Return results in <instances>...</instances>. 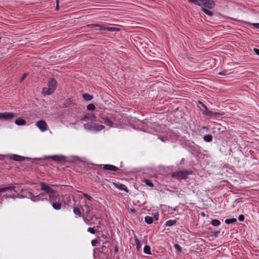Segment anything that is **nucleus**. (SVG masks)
Here are the masks:
<instances>
[{"label":"nucleus","mask_w":259,"mask_h":259,"mask_svg":"<svg viewBox=\"0 0 259 259\" xmlns=\"http://www.w3.org/2000/svg\"><path fill=\"white\" fill-rule=\"evenodd\" d=\"M81 210L83 213L88 214L91 210V207L85 202V204L81 207Z\"/></svg>","instance_id":"obj_17"},{"label":"nucleus","mask_w":259,"mask_h":259,"mask_svg":"<svg viewBox=\"0 0 259 259\" xmlns=\"http://www.w3.org/2000/svg\"><path fill=\"white\" fill-rule=\"evenodd\" d=\"M201 215H203V216H204L205 215L204 213V212H202L201 213Z\"/></svg>","instance_id":"obj_44"},{"label":"nucleus","mask_w":259,"mask_h":259,"mask_svg":"<svg viewBox=\"0 0 259 259\" xmlns=\"http://www.w3.org/2000/svg\"><path fill=\"white\" fill-rule=\"evenodd\" d=\"M15 122L18 125H24L26 123V121L22 118L17 119Z\"/></svg>","instance_id":"obj_19"},{"label":"nucleus","mask_w":259,"mask_h":259,"mask_svg":"<svg viewBox=\"0 0 259 259\" xmlns=\"http://www.w3.org/2000/svg\"><path fill=\"white\" fill-rule=\"evenodd\" d=\"M176 223V221L175 220H169L165 223V226L170 227L173 226Z\"/></svg>","instance_id":"obj_27"},{"label":"nucleus","mask_w":259,"mask_h":259,"mask_svg":"<svg viewBox=\"0 0 259 259\" xmlns=\"http://www.w3.org/2000/svg\"><path fill=\"white\" fill-rule=\"evenodd\" d=\"M16 114L12 112H0V119L9 120L13 118Z\"/></svg>","instance_id":"obj_7"},{"label":"nucleus","mask_w":259,"mask_h":259,"mask_svg":"<svg viewBox=\"0 0 259 259\" xmlns=\"http://www.w3.org/2000/svg\"><path fill=\"white\" fill-rule=\"evenodd\" d=\"M98 243V240L97 239H94L92 241V244L93 246H95Z\"/></svg>","instance_id":"obj_36"},{"label":"nucleus","mask_w":259,"mask_h":259,"mask_svg":"<svg viewBox=\"0 0 259 259\" xmlns=\"http://www.w3.org/2000/svg\"><path fill=\"white\" fill-rule=\"evenodd\" d=\"M11 159L15 161H21L24 159V157L18 155H13L12 156Z\"/></svg>","instance_id":"obj_18"},{"label":"nucleus","mask_w":259,"mask_h":259,"mask_svg":"<svg viewBox=\"0 0 259 259\" xmlns=\"http://www.w3.org/2000/svg\"><path fill=\"white\" fill-rule=\"evenodd\" d=\"M83 195L89 200H91L92 199V198L88 194H84Z\"/></svg>","instance_id":"obj_40"},{"label":"nucleus","mask_w":259,"mask_h":259,"mask_svg":"<svg viewBox=\"0 0 259 259\" xmlns=\"http://www.w3.org/2000/svg\"><path fill=\"white\" fill-rule=\"evenodd\" d=\"M56 3H57L56 9H58V7H59V0H57Z\"/></svg>","instance_id":"obj_43"},{"label":"nucleus","mask_w":259,"mask_h":259,"mask_svg":"<svg viewBox=\"0 0 259 259\" xmlns=\"http://www.w3.org/2000/svg\"><path fill=\"white\" fill-rule=\"evenodd\" d=\"M27 75V73H24L21 77V81H22L23 80H24L26 77Z\"/></svg>","instance_id":"obj_39"},{"label":"nucleus","mask_w":259,"mask_h":259,"mask_svg":"<svg viewBox=\"0 0 259 259\" xmlns=\"http://www.w3.org/2000/svg\"><path fill=\"white\" fill-rule=\"evenodd\" d=\"M160 140L163 142L164 141V140L162 138H160Z\"/></svg>","instance_id":"obj_45"},{"label":"nucleus","mask_w":259,"mask_h":259,"mask_svg":"<svg viewBox=\"0 0 259 259\" xmlns=\"http://www.w3.org/2000/svg\"><path fill=\"white\" fill-rule=\"evenodd\" d=\"M175 248L177 249V251L179 252H181L182 251L181 247L178 244H175Z\"/></svg>","instance_id":"obj_34"},{"label":"nucleus","mask_w":259,"mask_h":259,"mask_svg":"<svg viewBox=\"0 0 259 259\" xmlns=\"http://www.w3.org/2000/svg\"><path fill=\"white\" fill-rule=\"evenodd\" d=\"M253 26L257 29H259V23H252V24Z\"/></svg>","instance_id":"obj_38"},{"label":"nucleus","mask_w":259,"mask_h":259,"mask_svg":"<svg viewBox=\"0 0 259 259\" xmlns=\"http://www.w3.org/2000/svg\"><path fill=\"white\" fill-rule=\"evenodd\" d=\"M202 11L204 12V13L205 14H206V15L210 16L212 15V13L211 12H210L209 10H206L204 8H202Z\"/></svg>","instance_id":"obj_32"},{"label":"nucleus","mask_w":259,"mask_h":259,"mask_svg":"<svg viewBox=\"0 0 259 259\" xmlns=\"http://www.w3.org/2000/svg\"><path fill=\"white\" fill-rule=\"evenodd\" d=\"M253 52L258 56H259V49H254Z\"/></svg>","instance_id":"obj_41"},{"label":"nucleus","mask_w":259,"mask_h":259,"mask_svg":"<svg viewBox=\"0 0 259 259\" xmlns=\"http://www.w3.org/2000/svg\"><path fill=\"white\" fill-rule=\"evenodd\" d=\"M211 224L213 226L218 227L221 225V222L218 220L214 219L211 221Z\"/></svg>","instance_id":"obj_23"},{"label":"nucleus","mask_w":259,"mask_h":259,"mask_svg":"<svg viewBox=\"0 0 259 259\" xmlns=\"http://www.w3.org/2000/svg\"><path fill=\"white\" fill-rule=\"evenodd\" d=\"M191 174V172L188 171H179L173 172L171 176L175 179L180 180L186 179Z\"/></svg>","instance_id":"obj_5"},{"label":"nucleus","mask_w":259,"mask_h":259,"mask_svg":"<svg viewBox=\"0 0 259 259\" xmlns=\"http://www.w3.org/2000/svg\"><path fill=\"white\" fill-rule=\"evenodd\" d=\"M82 120L85 121H95L96 120V117L93 113H89L84 115Z\"/></svg>","instance_id":"obj_12"},{"label":"nucleus","mask_w":259,"mask_h":259,"mask_svg":"<svg viewBox=\"0 0 259 259\" xmlns=\"http://www.w3.org/2000/svg\"><path fill=\"white\" fill-rule=\"evenodd\" d=\"M40 186L41 190L46 191L49 194V199L50 198V196L56 194V193L55 192V191L45 183H40Z\"/></svg>","instance_id":"obj_6"},{"label":"nucleus","mask_w":259,"mask_h":259,"mask_svg":"<svg viewBox=\"0 0 259 259\" xmlns=\"http://www.w3.org/2000/svg\"><path fill=\"white\" fill-rule=\"evenodd\" d=\"M96 25L99 27V30H107L109 31H117L119 30V29L117 27H106L105 26V25H104V24H103V25L96 24Z\"/></svg>","instance_id":"obj_8"},{"label":"nucleus","mask_w":259,"mask_h":259,"mask_svg":"<svg viewBox=\"0 0 259 259\" xmlns=\"http://www.w3.org/2000/svg\"><path fill=\"white\" fill-rule=\"evenodd\" d=\"M203 139L206 142H210L212 141V137L211 135H206L204 136Z\"/></svg>","instance_id":"obj_21"},{"label":"nucleus","mask_w":259,"mask_h":259,"mask_svg":"<svg viewBox=\"0 0 259 259\" xmlns=\"http://www.w3.org/2000/svg\"><path fill=\"white\" fill-rule=\"evenodd\" d=\"M83 220L85 223L88 225H100L101 219L100 217H98L95 215H93L90 218H88L87 217H83Z\"/></svg>","instance_id":"obj_4"},{"label":"nucleus","mask_w":259,"mask_h":259,"mask_svg":"<svg viewBox=\"0 0 259 259\" xmlns=\"http://www.w3.org/2000/svg\"><path fill=\"white\" fill-rule=\"evenodd\" d=\"M88 231L93 234H94L95 233V231L93 228H89L88 229Z\"/></svg>","instance_id":"obj_35"},{"label":"nucleus","mask_w":259,"mask_h":259,"mask_svg":"<svg viewBox=\"0 0 259 259\" xmlns=\"http://www.w3.org/2000/svg\"><path fill=\"white\" fill-rule=\"evenodd\" d=\"M203 106L205 108V111H204V113L207 115V116H214L215 117H219L221 115H222V114L220 113H218V112H213L211 111H210L205 105H203Z\"/></svg>","instance_id":"obj_10"},{"label":"nucleus","mask_w":259,"mask_h":259,"mask_svg":"<svg viewBox=\"0 0 259 259\" xmlns=\"http://www.w3.org/2000/svg\"><path fill=\"white\" fill-rule=\"evenodd\" d=\"M103 168L105 170H108L110 171H117L118 168L113 165L106 164L104 165Z\"/></svg>","instance_id":"obj_15"},{"label":"nucleus","mask_w":259,"mask_h":259,"mask_svg":"<svg viewBox=\"0 0 259 259\" xmlns=\"http://www.w3.org/2000/svg\"><path fill=\"white\" fill-rule=\"evenodd\" d=\"M144 182L145 183V184L147 185H148V186H149L150 187H153V184L152 182L151 181L149 180H144Z\"/></svg>","instance_id":"obj_33"},{"label":"nucleus","mask_w":259,"mask_h":259,"mask_svg":"<svg viewBox=\"0 0 259 259\" xmlns=\"http://www.w3.org/2000/svg\"><path fill=\"white\" fill-rule=\"evenodd\" d=\"M113 185L117 188V189L120 190H124L126 192H128V190H127L126 187L122 184L120 183H113Z\"/></svg>","instance_id":"obj_14"},{"label":"nucleus","mask_w":259,"mask_h":259,"mask_svg":"<svg viewBox=\"0 0 259 259\" xmlns=\"http://www.w3.org/2000/svg\"><path fill=\"white\" fill-rule=\"evenodd\" d=\"M73 212L75 215H78L79 217H81V213L80 210L77 208H74Z\"/></svg>","instance_id":"obj_30"},{"label":"nucleus","mask_w":259,"mask_h":259,"mask_svg":"<svg viewBox=\"0 0 259 259\" xmlns=\"http://www.w3.org/2000/svg\"><path fill=\"white\" fill-rule=\"evenodd\" d=\"M83 98L86 101H90L93 99L92 96L88 94H83Z\"/></svg>","instance_id":"obj_28"},{"label":"nucleus","mask_w":259,"mask_h":259,"mask_svg":"<svg viewBox=\"0 0 259 259\" xmlns=\"http://www.w3.org/2000/svg\"><path fill=\"white\" fill-rule=\"evenodd\" d=\"M104 120V122L106 123L108 126L112 127L113 125V123L107 117L102 118Z\"/></svg>","instance_id":"obj_24"},{"label":"nucleus","mask_w":259,"mask_h":259,"mask_svg":"<svg viewBox=\"0 0 259 259\" xmlns=\"http://www.w3.org/2000/svg\"><path fill=\"white\" fill-rule=\"evenodd\" d=\"M49 201L52 203L53 208L55 210H58L61 208V198L58 194H56L54 195L50 196Z\"/></svg>","instance_id":"obj_3"},{"label":"nucleus","mask_w":259,"mask_h":259,"mask_svg":"<svg viewBox=\"0 0 259 259\" xmlns=\"http://www.w3.org/2000/svg\"><path fill=\"white\" fill-rule=\"evenodd\" d=\"M36 126L42 132L47 130V124L45 120H41L36 123Z\"/></svg>","instance_id":"obj_9"},{"label":"nucleus","mask_w":259,"mask_h":259,"mask_svg":"<svg viewBox=\"0 0 259 259\" xmlns=\"http://www.w3.org/2000/svg\"><path fill=\"white\" fill-rule=\"evenodd\" d=\"M144 252L147 254H151V248L149 245H146L144 248Z\"/></svg>","instance_id":"obj_22"},{"label":"nucleus","mask_w":259,"mask_h":259,"mask_svg":"<svg viewBox=\"0 0 259 259\" xmlns=\"http://www.w3.org/2000/svg\"><path fill=\"white\" fill-rule=\"evenodd\" d=\"M105 128V126L101 124H99L97 123H94L93 127V131L95 132H99L102 131Z\"/></svg>","instance_id":"obj_16"},{"label":"nucleus","mask_w":259,"mask_h":259,"mask_svg":"<svg viewBox=\"0 0 259 259\" xmlns=\"http://www.w3.org/2000/svg\"><path fill=\"white\" fill-rule=\"evenodd\" d=\"M50 158L57 162L63 161L66 159L65 157L63 155H54L50 156Z\"/></svg>","instance_id":"obj_13"},{"label":"nucleus","mask_w":259,"mask_h":259,"mask_svg":"<svg viewBox=\"0 0 259 259\" xmlns=\"http://www.w3.org/2000/svg\"><path fill=\"white\" fill-rule=\"evenodd\" d=\"M10 188H14V189H13L12 191H7L6 192H3L4 194V196L5 197H13L15 196V194L13 193L15 192V193H18V191L16 189L15 186H10ZM3 192H1V193H2Z\"/></svg>","instance_id":"obj_11"},{"label":"nucleus","mask_w":259,"mask_h":259,"mask_svg":"<svg viewBox=\"0 0 259 259\" xmlns=\"http://www.w3.org/2000/svg\"><path fill=\"white\" fill-rule=\"evenodd\" d=\"M237 221L236 219H229L225 220V223L227 224H233Z\"/></svg>","instance_id":"obj_29"},{"label":"nucleus","mask_w":259,"mask_h":259,"mask_svg":"<svg viewBox=\"0 0 259 259\" xmlns=\"http://www.w3.org/2000/svg\"><path fill=\"white\" fill-rule=\"evenodd\" d=\"M238 220L240 221V222H242V221H243L244 220V217L243 215H239L238 217Z\"/></svg>","instance_id":"obj_37"},{"label":"nucleus","mask_w":259,"mask_h":259,"mask_svg":"<svg viewBox=\"0 0 259 259\" xmlns=\"http://www.w3.org/2000/svg\"><path fill=\"white\" fill-rule=\"evenodd\" d=\"M87 109L90 111L94 110L95 109V106L93 104H90L87 106Z\"/></svg>","instance_id":"obj_31"},{"label":"nucleus","mask_w":259,"mask_h":259,"mask_svg":"<svg viewBox=\"0 0 259 259\" xmlns=\"http://www.w3.org/2000/svg\"><path fill=\"white\" fill-rule=\"evenodd\" d=\"M45 196V195L44 193H41L39 194L36 197H34V199H33V201H38L39 200H44V199H47L46 198H44Z\"/></svg>","instance_id":"obj_20"},{"label":"nucleus","mask_w":259,"mask_h":259,"mask_svg":"<svg viewBox=\"0 0 259 259\" xmlns=\"http://www.w3.org/2000/svg\"><path fill=\"white\" fill-rule=\"evenodd\" d=\"M145 221L148 224H151L153 223V219L151 217L146 216L145 218Z\"/></svg>","instance_id":"obj_25"},{"label":"nucleus","mask_w":259,"mask_h":259,"mask_svg":"<svg viewBox=\"0 0 259 259\" xmlns=\"http://www.w3.org/2000/svg\"><path fill=\"white\" fill-rule=\"evenodd\" d=\"M83 126H84V128L85 130H89V131H93V124H90L89 123H86V124H84Z\"/></svg>","instance_id":"obj_26"},{"label":"nucleus","mask_w":259,"mask_h":259,"mask_svg":"<svg viewBox=\"0 0 259 259\" xmlns=\"http://www.w3.org/2000/svg\"><path fill=\"white\" fill-rule=\"evenodd\" d=\"M56 81L53 78H50L49 81L48 87L43 88L42 94L44 95H47L53 93L56 89Z\"/></svg>","instance_id":"obj_2"},{"label":"nucleus","mask_w":259,"mask_h":259,"mask_svg":"<svg viewBox=\"0 0 259 259\" xmlns=\"http://www.w3.org/2000/svg\"><path fill=\"white\" fill-rule=\"evenodd\" d=\"M135 241H136L137 246H138V245H140V240L137 238L135 237Z\"/></svg>","instance_id":"obj_42"},{"label":"nucleus","mask_w":259,"mask_h":259,"mask_svg":"<svg viewBox=\"0 0 259 259\" xmlns=\"http://www.w3.org/2000/svg\"><path fill=\"white\" fill-rule=\"evenodd\" d=\"M190 2L194 3L203 8L205 7L209 9H212L215 5L213 0H188Z\"/></svg>","instance_id":"obj_1"}]
</instances>
